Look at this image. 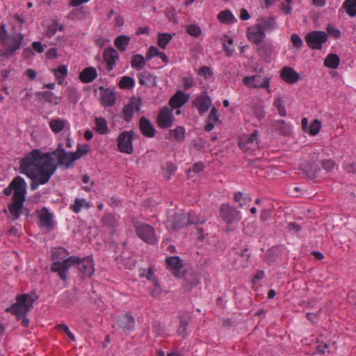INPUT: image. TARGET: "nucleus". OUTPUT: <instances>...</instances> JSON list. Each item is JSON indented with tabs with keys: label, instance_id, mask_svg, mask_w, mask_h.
<instances>
[{
	"label": "nucleus",
	"instance_id": "1",
	"mask_svg": "<svg viewBox=\"0 0 356 356\" xmlns=\"http://www.w3.org/2000/svg\"><path fill=\"white\" fill-rule=\"evenodd\" d=\"M51 160L47 154L41 156L39 149H35L27 153L19 161L20 172L31 179V189L35 191L39 185L49 182L56 172V167L51 166Z\"/></svg>",
	"mask_w": 356,
	"mask_h": 356
},
{
	"label": "nucleus",
	"instance_id": "2",
	"mask_svg": "<svg viewBox=\"0 0 356 356\" xmlns=\"http://www.w3.org/2000/svg\"><path fill=\"white\" fill-rule=\"evenodd\" d=\"M38 298L34 293V297L30 294L23 293L16 296V302L5 309L7 313L15 316L17 321H21V325L27 327L29 325L30 320L27 317L28 314L33 307V302Z\"/></svg>",
	"mask_w": 356,
	"mask_h": 356
},
{
	"label": "nucleus",
	"instance_id": "3",
	"mask_svg": "<svg viewBox=\"0 0 356 356\" xmlns=\"http://www.w3.org/2000/svg\"><path fill=\"white\" fill-rule=\"evenodd\" d=\"M40 153L42 157H43V154H47L50 156V159H51L49 161L51 166H56L57 168L58 165H64L65 168H70L67 166V162L71 157L70 152H67L64 149L63 145L61 143H58L57 148L52 152L42 153L40 150Z\"/></svg>",
	"mask_w": 356,
	"mask_h": 356
},
{
	"label": "nucleus",
	"instance_id": "4",
	"mask_svg": "<svg viewBox=\"0 0 356 356\" xmlns=\"http://www.w3.org/2000/svg\"><path fill=\"white\" fill-rule=\"evenodd\" d=\"M75 259L76 258L74 255H72L63 261H54L51 265L50 269L52 272L56 273L61 280L65 282L67 280L69 269L74 264Z\"/></svg>",
	"mask_w": 356,
	"mask_h": 356
},
{
	"label": "nucleus",
	"instance_id": "5",
	"mask_svg": "<svg viewBox=\"0 0 356 356\" xmlns=\"http://www.w3.org/2000/svg\"><path fill=\"white\" fill-rule=\"evenodd\" d=\"M76 259L72 266H76L79 273L82 275V278L90 277L95 272L94 260L92 255L84 257L75 256Z\"/></svg>",
	"mask_w": 356,
	"mask_h": 356
},
{
	"label": "nucleus",
	"instance_id": "6",
	"mask_svg": "<svg viewBox=\"0 0 356 356\" xmlns=\"http://www.w3.org/2000/svg\"><path fill=\"white\" fill-rule=\"evenodd\" d=\"M134 227L137 236L145 243L153 245L156 243L154 228L148 224L140 222L134 223Z\"/></svg>",
	"mask_w": 356,
	"mask_h": 356
},
{
	"label": "nucleus",
	"instance_id": "7",
	"mask_svg": "<svg viewBox=\"0 0 356 356\" xmlns=\"http://www.w3.org/2000/svg\"><path fill=\"white\" fill-rule=\"evenodd\" d=\"M307 46L311 49H321L323 44L328 40L327 34L323 31H312L305 37Z\"/></svg>",
	"mask_w": 356,
	"mask_h": 356
},
{
	"label": "nucleus",
	"instance_id": "8",
	"mask_svg": "<svg viewBox=\"0 0 356 356\" xmlns=\"http://www.w3.org/2000/svg\"><path fill=\"white\" fill-rule=\"evenodd\" d=\"M14 192L13 197H17L27 193V185L24 178L15 177L9 184L8 186L4 188L3 193L8 196Z\"/></svg>",
	"mask_w": 356,
	"mask_h": 356
},
{
	"label": "nucleus",
	"instance_id": "9",
	"mask_svg": "<svg viewBox=\"0 0 356 356\" xmlns=\"http://www.w3.org/2000/svg\"><path fill=\"white\" fill-rule=\"evenodd\" d=\"M134 131H124L120 134L117 138L118 147L120 152L131 154L134 152Z\"/></svg>",
	"mask_w": 356,
	"mask_h": 356
},
{
	"label": "nucleus",
	"instance_id": "10",
	"mask_svg": "<svg viewBox=\"0 0 356 356\" xmlns=\"http://www.w3.org/2000/svg\"><path fill=\"white\" fill-rule=\"evenodd\" d=\"M220 216L227 224H232L241 220L240 211L229 204L220 205Z\"/></svg>",
	"mask_w": 356,
	"mask_h": 356
},
{
	"label": "nucleus",
	"instance_id": "11",
	"mask_svg": "<svg viewBox=\"0 0 356 356\" xmlns=\"http://www.w3.org/2000/svg\"><path fill=\"white\" fill-rule=\"evenodd\" d=\"M175 118L172 109L163 106L156 116V124L161 129H168L173 124Z\"/></svg>",
	"mask_w": 356,
	"mask_h": 356
},
{
	"label": "nucleus",
	"instance_id": "12",
	"mask_svg": "<svg viewBox=\"0 0 356 356\" xmlns=\"http://www.w3.org/2000/svg\"><path fill=\"white\" fill-rule=\"evenodd\" d=\"M26 195L23 194L17 197H12V202L8 204V209L13 216V220H17L24 213V203Z\"/></svg>",
	"mask_w": 356,
	"mask_h": 356
},
{
	"label": "nucleus",
	"instance_id": "13",
	"mask_svg": "<svg viewBox=\"0 0 356 356\" xmlns=\"http://www.w3.org/2000/svg\"><path fill=\"white\" fill-rule=\"evenodd\" d=\"M39 218V227L45 228L48 232L55 227L54 215L47 207H43L40 211L38 210Z\"/></svg>",
	"mask_w": 356,
	"mask_h": 356
},
{
	"label": "nucleus",
	"instance_id": "14",
	"mask_svg": "<svg viewBox=\"0 0 356 356\" xmlns=\"http://www.w3.org/2000/svg\"><path fill=\"white\" fill-rule=\"evenodd\" d=\"M181 277L184 278L182 286L186 291H191L193 288L200 284L197 273L193 270H187L181 273Z\"/></svg>",
	"mask_w": 356,
	"mask_h": 356
},
{
	"label": "nucleus",
	"instance_id": "15",
	"mask_svg": "<svg viewBox=\"0 0 356 356\" xmlns=\"http://www.w3.org/2000/svg\"><path fill=\"white\" fill-rule=\"evenodd\" d=\"M265 38L266 33L261 30L259 26L256 24L248 28L247 38L250 42L256 45H259L263 42Z\"/></svg>",
	"mask_w": 356,
	"mask_h": 356
},
{
	"label": "nucleus",
	"instance_id": "16",
	"mask_svg": "<svg viewBox=\"0 0 356 356\" xmlns=\"http://www.w3.org/2000/svg\"><path fill=\"white\" fill-rule=\"evenodd\" d=\"M167 268L177 277L181 278V269L183 268L182 259L179 256L168 257L165 259Z\"/></svg>",
	"mask_w": 356,
	"mask_h": 356
},
{
	"label": "nucleus",
	"instance_id": "17",
	"mask_svg": "<svg viewBox=\"0 0 356 356\" xmlns=\"http://www.w3.org/2000/svg\"><path fill=\"white\" fill-rule=\"evenodd\" d=\"M103 58L106 63V69L110 72L115 67L116 62L119 59V54L113 47H108L104 49Z\"/></svg>",
	"mask_w": 356,
	"mask_h": 356
},
{
	"label": "nucleus",
	"instance_id": "18",
	"mask_svg": "<svg viewBox=\"0 0 356 356\" xmlns=\"http://www.w3.org/2000/svg\"><path fill=\"white\" fill-rule=\"evenodd\" d=\"M189 95L181 90H177L170 99L169 105L172 108H181L188 102Z\"/></svg>",
	"mask_w": 356,
	"mask_h": 356
},
{
	"label": "nucleus",
	"instance_id": "19",
	"mask_svg": "<svg viewBox=\"0 0 356 356\" xmlns=\"http://www.w3.org/2000/svg\"><path fill=\"white\" fill-rule=\"evenodd\" d=\"M139 129L142 134L147 138H153L156 135V129L150 120L142 116L139 120Z\"/></svg>",
	"mask_w": 356,
	"mask_h": 356
},
{
	"label": "nucleus",
	"instance_id": "20",
	"mask_svg": "<svg viewBox=\"0 0 356 356\" xmlns=\"http://www.w3.org/2000/svg\"><path fill=\"white\" fill-rule=\"evenodd\" d=\"M103 92L101 95L100 101L103 106H112L116 102L115 94L108 88H105L103 86L99 87Z\"/></svg>",
	"mask_w": 356,
	"mask_h": 356
},
{
	"label": "nucleus",
	"instance_id": "21",
	"mask_svg": "<svg viewBox=\"0 0 356 356\" xmlns=\"http://www.w3.org/2000/svg\"><path fill=\"white\" fill-rule=\"evenodd\" d=\"M271 127L273 131L284 136H289L292 132L291 125L286 123L284 120L273 121Z\"/></svg>",
	"mask_w": 356,
	"mask_h": 356
},
{
	"label": "nucleus",
	"instance_id": "22",
	"mask_svg": "<svg viewBox=\"0 0 356 356\" xmlns=\"http://www.w3.org/2000/svg\"><path fill=\"white\" fill-rule=\"evenodd\" d=\"M90 151V147L88 144H78L76 151L70 152V159L67 162V166L72 168L75 161L79 159L82 156L88 154Z\"/></svg>",
	"mask_w": 356,
	"mask_h": 356
},
{
	"label": "nucleus",
	"instance_id": "23",
	"mask_svg": "<svg viewBox=\"0 0 356 356\" xmlns=\"http://www.w3.org/2000/svg\"><path fill=\"white\" fill-rule=\"evenodd\" d=\"M280 77L286 83L293 84L296 83L299 79V74L290 67H284L281 70Z\"/></svg>",
	"mask_w": 356,
	"mask_h": 356
},
{
	"label": "nucleus",
	"instance_id": "24",
	"mask_svg": "<svg viewBox=\"0 0 356 356\" xmlns=\"http://www.w3.org/2000/svg\"><path fill=\"white\" fill-rule=\"evenodd\" d=\"M192 104L193 106L198 109L199 113L202 115L209 110L211 99L208 95H205L196 98Z\"/></svg>",
	"mask_w": 356,
	"mask_h": 356
},
{
	"label": "nucleus",
	"instance_id": "25",
	"mask_svg": "<svg viewBox=\"0 0 356 356\" xmlns=\"http://www.w3.org/2000/svg\"><path fill=\"white\" fill-rule=\"evenodd\" d=\"M186 129L182 126H177L174 129H170L165 135V138L169 140H175L177 142H182L185 140Z\"/></svg>",
	"mask_w": 356,
	"mask_h": 356
},
{
	"label": "nucleus",
	"instance_id": "26",
	"mask_svg": "<svg viewBox=\"0 0 356 356\" xmlns=\"http://www.w3.org/2000/svg\"><path fill=\"white\" fill-rule=\"evenodd\" d=\"M257 46V52L258 55L265 61L268 62L273 50L272 43L266 42Z\"/></svg>",
	"mask_w": 356,
	"mask_h": 356
},
{
	"label": "nucleus",
	"instance_id": "27",
	"mask_svg": "<svg viewBox=\"0 0 356 356\" xmlns=\"http://www.w3.org/2000/svg\"><path fill=\"white\" fill-rule=\"evenodd\" d=\"M97 77V72L95 67H88L79 74V79L83 83L92 82Z\"/></svg>",
	"mask_w": 356,
	"mask_h": 356
},
{
	"label": "nucleus",
	"instance_id": "28",
	"mask_svg": "<svg viewBox=\"0 0 356 356\" xmlns=\"http://www.w3.org/2000/svg\"><path fill=\"white\" fill-rule=\"evenodd\" d=\"M259 21V23L257 25L259 26L264 33L265 31H272L277 28L276 19L273 16L261 17Z\"/></svg>",
	"mask_w": 356,
	"mask_h": 356
},
{
	"label": "nucleus",
	"instance_id": "29",
	"mask_svg": "<svg viewBox=\"0 0 356 356\" xmlns=\"http://www.w3.org/2000/svg\"><path fill=\"white\" fill-rule=\"evenodd\" d=\"M118 323L124 330L130 331L134 328L135 319L130 314H125L118 319Z\"/></svg>",
	"mask_w": 356,
	"mask_h": 356
},
{
	"label": "nucleus",
	"instance_id": "30",
	"mask_svg": "<svg viewBox=\"0 0 356 356\" xmlns=\"http://www.w3.org/2000/svg\"><path fill=\"white\" fill-rule=\"evenodd\" d=\"M78 300L77 297L70 291H65L63 293L60 299V304L65 307H70Z\"/></svg>",
	"mask_w": 356,
	"mask_h": 356
},
{
	"label": "nucleus",
	"instance_id": "31",
	"mask_svg": "<svg viewBox=\"0 0 356 356\" xmlns=\"http://www.w3.org/2000/svg\"><path fill=\"white\" fill-rule=\"evenodd\" d=\"M131 38L127 35H121L118 36L114 40V44L121 52L124 51L129 46Z\"/></svg>",
	"mask_w": 356,
	"mask_h": 356
},
{
	"label": "nucleus",
	"instance_id": "32",
	"mask_svg": "<svg viewBox=\"0 0 356 356\" xmlns=\"http://www.w3.org/2000/svg\"><path fill=\"white\" fill-rule=\"evenodd\" d=\"M35 95L38 98H43L48 103L54 104V105L59 104L58 97H56L53 92L45 90L42 92H37Z\"/></svg>",
	"mask_w": 356,
	"mask_h": 356
},
{
	"label": "nucleus",
	"instance_id": "33",
	"mask_svg": "<svg viewBox=\"0 0 356 356\" xmlns=\"http://www.w3.org/2000/svg\"><path fill=\"white\" fill-rule=\"evenodd\" d=\"M51 259L54 261H63L67 259V256L70 255V252L65 248H54L51 250Z\"/></svg>",
	"mask_w": 356,
	"mask_h": 356
},
{
	"label": "nucleus",
	"instance_id": "34",
	"mask_svg": "<svg viewBox=\"0 0 356 356\" xmlns=\"http://www.w3.org/2000/svg\"><path fill=\"white\" fill-rule=\"evenodd\" d=\"M340 63V58L335 54H329L325 59L324 65L331 69H337Z\"/></svg>",
	"mask_w": 356,
	"mask_h": 356
},
{
	"label": "nucleus",
	"instance_id": "35",
	"mask_svg": "<svg viewBox=\"0 0 356 356\" xmlns=\"http://www.w3.org/2000/svg\"><path fill=\"white\" fill-rule=\"evenodd\" d=\"M23 40L24 35L22 33L13 36L10 39L12 43L8 44L10 53L15 54L16 51L20 48Z\"/></svg>",
	"mask_w": 356,
	"mask_h": 356
},
{
	"label": "nucleus",
	"instance_id": "36",
	"mask_svg": "<svg viewBox=\"0 0 356 356\" xmlns=\"http://www.w3.org/2000/svg\"><path fill=\"white\" fill-rule=\"evenodd\" d=\"M218 19L221 23L226 24H231L235 22L234 16L228 9L220 11L218 15Z\"/></svg>",
	"mask_w": 356,
	"mask_h": 356
},
{
	"label": "nucleus",
	"instance_id": "37",
	"mask_svg": "<svg viewBox=\"0 0 356 356\" xmlns=\"http://www.w3.org/2000/svg\"><path fill=\"white\" fill-rule=\"evenodd\" d=\"M186 216L182 213H176L173 216V222L172 228L174 230L180 229L184 225H186Z\"/></svg>",
	"mask_w": 356,
	"mask_h": 356
},
{
	"label": "nucleus",
	"instance_id": "38",
	"mask_svg": "<svg viewBox=\"0 0 356 356\" xmlns=\"http://www.w3.org/2000/svg\"><path fill=\"white\" fill-rule=\"evenodd\" d=\"M341 10H345L347 14L350 17L356 16V0H346Z\"/></svg>",
	"mask_w": 356,
	"mask_h": 356
},
{
	"label": "nucleus",
	"instance_id": "39",
	"mask_svg": "<svg viewBox=\"0 0 356 356\" xmlns=\"http://www.w3.org/2000/svg\"><path fill=\"white\" fill-rule=\"evenodd\" d=\"M95 122V130L99 134H106L108 133V128L106 119L103 118H96Z\"/></svg>",
	"mask_w": 356,
	"mask_h": 356
},
{
	"label": "nucleus",
	"instance_id": "40",
	"mask_svg": "<svg viewBox=\"0 0 356 356\" xmlns=\"http://www.w3.org/2000/svg\"><path fill=\"white\" fill-rule=\"evenodd\" d=\"M146 60V58H145L143 55L135 54L132 56L131 65L133 68L139 70L145 66Z\"/></svg>",
	"mask_w": 356,
	"mask_h": 356
},
{
	"label": "nucleus",
	"instance_id": "41",
	"mask_svg": "<svg viewBox=\"0 0 356 356\" xmlns=\"http://www.w3.org/2000/svg\"><path fill=\"white\" fill-rule=\"evenodd\" d=\"M172 38V35L167 33H159L158 34L157 44L163 49H165Z\"/></svg>",
	"mask_w": 356,
	"mask_h": 356
},
{
	"label": "nucleus",
	"instance_id": "42",
	"mask_svg": "<svg viewBox=\"0 0 356 356\" xmlns=\"http://www.w3.org/2000/svg\"><path fill=\"white\" fill-rule=\"evenodd\" d=\"M118 85H119V87L122 89L130 90L134 87L135 81L131 76H124L120 79Z\"/></svg>",
	"mask_w": 356,
	"mask_h": 356
},
{
	"label": "nucleus",
	"instance_id": "43",
	"mask_svg": "<svg viewBox=\"0 0 356 356\" xmlns=\"http://www.w3.org/2000/svg\"><path fill=\"white\" fill-rule=\"evenodd\" d=\"M49 127L54 133H59L65 128V123L61 119H53L49 122Z\"/></svg>",
	"mask_w": 356,
	"mask_h": 356
},
{
	"label": "nucleus",
	"instance_id": "44",
	"mask_svg": "<svg viewBox=\"0 0 356 356\" xmlns=\"http://www.w3.org/2000/svg\"><path fill=\"white\" fill-rule=\"evenodd\" d=\"M85 206L86 208L90 207V204L88 202L86 201L85 199L76 198L74 200V203L70 205V209L76 213H78L81 211V207Z\"/></svg>",
	"mask_w": 356,
	"mask_h": 356
},
{
	"label": "nucleus",
	"instance_id": "45",
	"mask_svg": "<svg viewBox=\"0 0 356 356\" xmlns=\"http://www.w3.org/2000/svg\"><path fill=\"white\" fill-rule=\"evenodd\" d=\"M188 325V319L186 317L180 316V323L177 328V334L181 335L184 339L186 337V328Z\"/></svg>",
	"mask_w": 356,
	"mask_h": 356
},
{
	"label": "nucleus",
	"instance_id": "46",
	"mask_svg": "<svg viewBox=\"0 0 356 356\" xmlns=\"http://www.w3.org/2000/svg\"><path fill=\"white\" fill-rule=\"evenodd\" d=\"M321 127V121L317 119L314 120L312 121V122L311 123V124L309 126V128H308L307 132L309 135L314 136L319 133Z\"/></svg>",
	"mask_w": 356,
	"mask_h": 356
},
{
	"label": "nucleus",
	"instance_id": "47",
	"mask_svg": "<svg viewBox=\"0 0 356 356\" xmlns=\"http://www.w3.org/2000/svg\"><path fill=\"white\" fill-rule=\"evenodd\" d=\"M176 170L177 167L173 163L168 162L165 168L163 170V177L168 180L170 179Z\"/></svg>",
	"mask_w": 356,
	"mask_h": 356
},
{
	"label": "nucleus",
	"instance_id": "48",
	"mask_svg": "<svg viewBox=\"0 0 356 356\" xmlns=\"http://www.w3.org/2000/svg\"><path fill=\"white\" fill-rule=\"evenodd\" d=\"M234 200L238 203L239 207L242 208L248 202H250L252 199L250 197H243L241 192H236L234 194Z\"/></svg>",
	"mask_w": 356,
	"mask_h": 356
},
{
	"label": "nucleus",
	"instance_id": "49",
	"mask_svg": "<svg viewBox=\"0 0 356 356\" xmlns=\"http://www.w3.org/2000/svg\"><path fill=\"white\" fill-rule=\"evenodd\" d=\"M186 32L193 37L198 38L202 34V30L197 24H189L187 26Z\"/></svg>",
	"mask_w": 356,
	"mask_h": 356
},
{
	"label": "nucleus",
	"instance_id": "50",
	"mask_svg": "<svg viewBox=\"0 0 356 356\" xmlns=\"http://www.w3.org/2000/svg\"><path fill=\"white\" fill-rule=\"evenodd\" d=\"M254 76H259V78L254 81V88H268L269 87L270 79L268 77L263 79L261 75H255Z\"/></svg>",
	"mask_w": 356,
	"mask_h": 356
},
{
	"label": "nucleus",
	"instance_id": "51",
	"mask_svg": "<svg viewBox=\"0 0 356 356\" xmlns=\"http://www.w3.org/2000/svg\"><path fill=\"white\" fill-rule=\"evenodd\" d=\"M67 98L71 102L74 104L78 102L79 99V94L74 87L69 86L67 88Z\"/></svg>",
	"mask_w": 356,
	"mask_h": 356
},
{
	"label": "nucleus",
	"instance_id": "52",
	"mask_svg": "<svg viewBox=\"0 0 356 356\" xmlns=\"http://www.w3.org/2000/svg\"><path fill=\"white\" fill-rule=\"evenodd\" d=\"M252 109L254 115L259 120H261L265 118V111L262 105L254 104Z\"/></svg>",
	"mask_w": 356,
	"mask_h": 356
},
{
	"label": "nucleus",
	"instance_id": "53",
	"mask_svg": "<svg viewBox=\"0 0 356 356\" xmlns=\"http://www.w3.org/2000/svg\"><path fill=\"white\" fill-rule=\"evenodd\" d=\"M122 113L124 121L127 122H130L134 115V111L131 106H129V104L125 105L122 109Z\"/></svg>",
	"mask_w": 356,
	"mask_h": 356
},
{
	"label": "nucleus",
	"instance_id": "54",
	"mask_svg": "<svg viewBox=\"0 0 356 356\" xmlns=\"http://www.w3.org/2000/svg\"><path fill=\"white\" fill-rule=\"evenodd\" d=\"M273 105L276 107L278 111L279 114L282 117H285L286 115V111L285 109V106L282 104V101L281 97H277L275 99Z\"/></svg>",
	"mask_w": 356,
	"mask_h": 356
},
{
	"label": "nucleus",
	"instance_id": "55",
	"mask_svg": "<svg viewBox=\"0 0 356 356\" xmlns=\"http://www.w3.org/2000/svg\"><path fill=\"white\" fill-rule=\"evenodd\" d=\"M51 71L55 76H60V78H65L67 75L66 65H60L58 68L52 69Z\"/></svg>",
	"mask_w": 356,
	"mask_h": 356
},
{
	"label": "nucleus",
	"instance_id": "56",
	"mask_svg": "<svg viewBox=\"0 0 356 356\" xmlns=\"http://www.w3.org/2000/svg\"><path fill=\"white\" fill-rule=\"evenodd\" d=\"M235 250H236V251H235L236 254H238L239 257H241L242 258H245L246 261H249V259L250 257V253L248 252L249 249H248L247 245H245L241 250H238L236 248H235Z\"/></svg>",
	"mask_w": 356,
	"mask_h": 356
},
{
	"label": "nucleus",
	"instance_id": "57",
	"mask_svg": "<svg viewBox=\"0 0 356 356\" xmlns=\"http://www.w3.org/2000/svg\"><path fill=\"white\" fill-rule=\"evenodd\" d=\"M326 31L330 35H332V37H334L336 39L341 37L340 30L336 29L334 27V26L331 24H327Z\"/></svg>",
	"mask_w": 356,
	"mask_h": 356
},
{
	"label": "nucleus",
	"instance_id": "58",
	"mask_svg": "<svg viewBox=\"0 0 356 356\" xmlns=\"http://www.w3.org/2000/svg\"><path fill=\"white\" fill-rule=\"evenodd\" d=\"M145 81L148 87H155L156 86V77L149 72H145Z\"/></svg>",
	"mask_w": 356,
	"mask_h": 356
},
{
	"label": "nucleus",
	"instance_id": "59",
	"mask_svg": "<svg viewBox=\"0 0 356 356\" xmlns=\"http://www.w3.org/2000/svg\"><path fill=\"white\" fill-rule=\"evenodd\" d=\"M129 105L131 106L133 111L135 110L136 112H138L140 109V106L142 105V99L140 97L136 98L134 97L131 99V102Z\"/></svg>",
	"mask_w": 356,
	"mask_h": 356
},
{
	"label": "nucleus",
	"instance_id": "60",
	"mask_svg": "<svg viewBox=\"0 0 356 356\" xmlns=\"http://www.w3.org/2000/svg\"><path fill=\"white\" fill-rule=\"evenodd\" d=\"M291 40L294 47H296L297 49H300L303 45V42L301 38L296 33H293L291 35Z\"/></svg>",
	"mask_w": 356,
	"mask_h": 356
},
{
	"label": "nucleus",
	"instance_id": "61",
	"mask_svg": "<svg viewBox=\"0 0 356 356\" xmlns=\"http://www.w3.org/2000/svg\"><path fill=\"white\" fill-rule=\"evenodd\" d=\"M320 170L321 169L317 165H312L311 169L307 171V176L310 179H314L317 177V174Z\"/></svg>",
	"mask_w": 356,
	"mask_h": 356
},
{
	"label": "nucleus",
	"instance_id": "62",
	"mask_svg": "<svg viewBox=\"0 0 356 356\" xmlns=\"http://www.w3.org/2000/svg\"><path fill=\"white\" fill-rule=\"evenodd\" d=\"M102 222L108 226H113L115 222V217L111 213L105 214L102 219Z\"/></svg>",
	"mask_w": 356,
	"mask_h": 356
},
{
	"label": "nucleus",
	"instance_id": "63",
	"mask_svg": "<svg viewBox=\"0 0 356 356\" xmlns=\"http://www.w3.org/2000/svg\"><path fill=\"white\" fill-rule=\"evenodd\" d=\"M159 51L158 49L154 46H151L146 54V60H149L152 59L154 56H158L159 54Z\"/></svg>",
	"mask_w": 356,
	"mask_h": 356
},
{
	"label": "nucleus",
	"instance_id": "64",
	"mask_svg": "<svg viewBox=\"0 0 356 356\" xmlns=\"http://www.w3.org/2000/svg\"><path fill=\"white\" fill-rule=\"evenodd\" d=\"M199 74L203 76L205 79L211 78L213 74L211 69L207 66H202L200 70Z\"/></svg>",
	"mask_w": 356,
	"mask_h": 356
}]
</instances>
